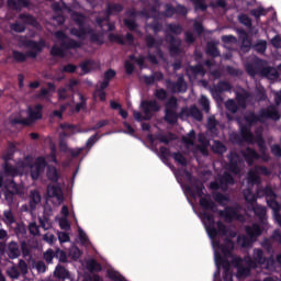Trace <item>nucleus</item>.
Returning a JSON list of instances; mask_svg holds the SVG:
<instances>
[{
    "label": "nucleus",
    "mask_w": 281,
    "mask_h": 281,
    "mask_svg": "<svg viewBox=\"0 0 281 281\" xmlns=\"http://www.w3.org/2000/svg\"><path fill=\"white\" fill-rule=\"evenodd\" d=\"M279 105L270 104L266 108H261L258 111V114L256 112H248L244 120L246 124H249V126H256V124H265V122L272 120V122L280 121L281 114L278 110Z\"/></svg>",
    "instance_id": "obj_1"
},
{
    "label": "nucleus",
    "mask_w": 281,
    "mask_h": 281,
    "mask_svg": "<svg viewBox=\"0 0 281 281\" xmlns=\"http://www.w3.org/2000/svg\"><path fill=\"white\" fill-rule=\"evenodd\" d=\"M24 47L27 49L26 53L20 52V50H12V58L16 63H26L27 58H37L38 54L45 49V41L41 40L38 42L34 40H24L23 41Z\"/></svg>",
    "instance_id": "obj_2"
},
{
    "label": "nucleus",
    "mask_w": 281,
    "mask_h": 281,
    "mask_svg": "<svg viewBox=\"0 0 281 281\" xmlns=\"http://www.w3.org/2000/svg\"><path fill=\"white\" fill-rule=\"evenodd\" d=\"M216 247L223 255H221L218 251H215V265L217 269H221L222 267L227 273L229 269H232V263H229L228 258H232V251H234V240H232L229 237H226L223 244H221V241H216Z\"/></svg>",
    "instance_id": "obj_3"
},
{
    "label": "nucleus",
    "mask_w": 281,
    "mask_h": 281,
    "mask_svg": "<svg viewBox=\"0 0 281 281\" xmlns=\"http://www.w3.org/2000/svg\"><path fill=\"white\" fill-rule=\"evenodd\" d=\"M186 190L191 196H195V194L196 196H199L200 206L202 207V210H204L205 212H213V214L218 213V206L216 205L214 200H212L211 196H204L205 193L203 192V190H205V186H203V183H199L196 181L191 187H187Z\"/></svg>",
    "instance_id": "obj_4"
},
{
    "label": "nucleus",
    "mask_w": 281,
    "mask_h": 281,
    "mask_svg": "<svg viewBox=\"0 0 281 281\" xmlns=\"http://www.w3.org/2000/svg\"><path fill=\"white\" fill-rule=\"evenodd\" d=\"M177 109H179V100L177 97H170L165 103V122L167 124L175 125L179 122Z\"/></svg>",
    "instance_id": "obj_5"
},
{
    "label": "nucleus",
    "mask_w": 281,
    "mask_h": 281,
    "mask_svg": "<svg viewBox=\"0 0 281 281\" xmlns=\"http://www.w3.org/2000/svg\"><path fill=\"white\" fill-rule=\"evenodd\" d=\"M251 126L246 123L239 125V134H234L232 139L238 146H243V143L246 142L247 144H254V133H251Z\"/></svg>",
    "instance_id": "obj_6"
},
{
    "label": "nucleus",
    "mask_w": 281,
    "mask_h": 281,
    "mask_svg": "<svg viewBox=\"0 0 281 281\" xmlns=\"http://www.w3.org/2000/svg\"><path fill=\"white\" fill-rule=\"evenodd\" d=\"M45 168H47V160L43 156H38L31 162V166L29 167L30 170V177L32 181H38V178L43 172H45Z\"/></svg>",
    "instance_id": "obj_7"
},
{
    "label": "nucleus",
    "mask_w": 281,
    "mask_h": 281,
    "mask_svg": "<svg viewBox=\"0 0 281 281\" xmlns=\"http://www.w3.org/2000/svg\"><path fill=\"white\" fill-rule=\"evenodd\" d=\"M165 43L168 45V52L170 56H179V54H181V45L183 43L181 38L176 37L170 33H166Z\"/></svg>",
    "instance_id": "obj_8"
},
{
    "label": "nucleus",
    "mask_w": 281,
    "mask_h": 281,
    "mask_svg": "<svg viewBox=\"0 0 281 281\" xmlns=\"http://www.w3.org/2000/svg\"><path fill=\"white\" fill-rule=\"evenodd\" d=\"M140 109L146 115L145 120H150V117H153V113H159V111H161V106L157 100H143L140 102Z\"/></svg>",
    "instance_id": "obj_9"
},
{
    "label": "nucleus",
    "mask_w": 281,
    "mask_h": 281,
    "mask_svg": "<svg viewBox=\"0 0 281 281\" xmlns=\"http://www.w3.org/2000/svg\"><path fill=\"white\" fill-rule=\"evenodd\" d=\"M166 87L171 93H186L188 91V83H186L183 76L178 77L177 81L167 79Z\"/></svg>",
    "instance_id": "obj_10"
},
{
    "label": "nucleus",
    "mask_w": 281,
    "mask_h": 281,
    "mask_svg": "<svg viewBox=\"0 0 281 281\" xmlns=\"http://www.w3.org/2000/svg\"><path fill=\"white\" fill-rule=\"evenodd\" d=\"M55 36L58 41H61L60 47H63V49H80L82 47V44L76 40H66L67 34H65L63 31H57Z\"/></svg>",
    "instance_id": "obj_11"
},
{
    "label": "nucleus",
    "mask_w": 281,
    "mask_h": 281,
    "mask_svg": "<svg viewBox=\"0 0 281 281\" xmlns=\"http://www.w3.org/2000/svg\"><path fill=\"white\" fill-rule=\"evenodd\" d=\"M260 175L269 177V175H271V170L262 165H256L254 169L248 171V180L250 183H260Z\"/></svg>",
    "instance_id": "obj_12"
},
{
    "label": "nucleus",
    "mask_w": 281,
    "mask_h": 281,
    "mask_svg": "<svg viewBox=\"0 0 281 281\" xmlns=\"http://www.w3.org/2000/svg\"><path fill=\"white\" fill-rule=\"evenodd\" d=\"M203 221H207L209 225L205 224V229L207 232V235L212 240L218 236V231H216V221L214 220V215L207 212L202 213Z\"/></svg>",
    "instance_id": "obj_13"
},
{
    "label": "nucleus",
    "mask_w": 281,
    "mask_h": 281,
    "mask_svg": "<svg viewBox=\"0 0 281 281\" xmlns=\"http://www.w3.org/2000/svg\"><path fill=\"white\" fill-rule=\"evenodd\" d=\"M267 65L266 60L257 59L254 64H248L246 66V72L250 78H256V76H262V69Z\"/></svg>",
    "instance_id": "obj_14"
},
{
    "label": "nucleus",
    "mask_w": 281,
    "mask_h": 281,
    "mask_svg": "<svg viewBox=\"0 0 281 281\" xmlns=\"http://www.w3.org/2000/svg\"><path fill=\"white\" fill-rule=\"evenodd\" d=\"M240 156L237 153L232 151L228 155V170L233 175H240Z\"/></svg>",
    "instance_id": "obj_15"
},
{
    "label": "nucleus",
    "mask_w": 281,
    "mask_h": 281,
    "mask_svg": "<svg viewBox=\"0 0 281 281\" xmlns=\"http://www.w3.org/2000/svg\"><path fill=\"white\" fill-rule=\"evenodd\" d=\"M46 192L50 199H56L58 203H63L65 201L63 189L59 186L48 184Z\"/></svg>",
    "instance_id": "obj_16"
},
{
    "label": "nucleus",
    "mask_w": 281,
    "mask_h": 281,
    "mask_svg": "<svg viewBox=\"0 0 281 281\" xmlns=\"http://www.w3.org/2000/svg\"><path fill=\"white\" fill-rule=\"evenodd\" d=\"M145 43L147 46V49H156V56L159 58H164V50H161V44L157 42L155 36L153 35H146L145 36Z\"/></svg>",
    "instance_id": "obj_17"
},
{
    "label": "nucleus",
    "mask_w": 281,
    "mask_h": 281,
    "mask_svg": "<svg viewBox=\"0 0 281 281\" xmlns=\"http://www.w3.org/2000/svg\"><path fill=\"white\" fill-rule=\"evenodd\" d=\"M241 156L248 166H254V161L260 159V154L251 147H246L245 150H241Z\"/></svg>",
    "instance_id": "obj_18"
},
{
    "label": "nucleus",
    "mask_w": 281,
    "mask_h": 281,
    "mask_svg": "<svg viewBox=\"0 0 281 281\" xmlns=\"http://www.w3.org/2000/svg\"><path fill=\"white\" fill-rule=\"evenodd\" d=\"M217 213L220 214L221 218H224L226 223H232L236 216H238V212L234 206H226L224 210H217Z\"/></svg>",
    "instance_id": "obj_19"
},
{
    "label": "nucleus",
    "mask_w": 281,
    "mask_h": 281,
    "mask_svg": "<svg viewBox=\"0 0 281 281\" xmlns=\"http://www.w3.org/2000/svg\"><path fill=\"white\" fill-rule=\"evenodd\" d=\"M29 122H36V120H43V104L38 103L34 109H27Z\"/></svg>",
    "instance_id": "obj_20"
},
{
    "label": "nucleus",
    "mask_w": 281,
    "mask_h": 281,
    "mask_svg": "<svg viewBox=\"0 0 281 281\" xmlns=\"http://www.w3.org/2000/svg\"><path fill=\"white\" fill-rule=\"evenodd\" d=\"M224 91H232V83L228 81H220L217 85L212 89L213 98H221V93Z\"/></svg>",
    "instance_id": "obj_21"
},
{
    "label": "nucleus",
    "mask_w": 281,
    "mask_h": 281,
    "mask_svg": "<svg viewBox=\"0 0 281 281\" xmlns=\"http://www.w3.org/2000/svg\"><path fill=\"white\" fill-rule=\"evenodd\" d=\"M32 161H34V159L30 156H26L24 157L23 160H20L16 162L15 167L18 168V172L20 177H23V173L30 170V167L32 166Z\"/></svg>",
    "instance_id": "obj_22"
},
{
    "label": "nucleus",
    "mask_w": 281,
    "mask_h": 281,
    "mask_svg": "<svg viewBox=\"0 0 281 281\" xmlns=\"http://www.w3.org/2000/svg\"><path fill=\"white\" fill-rule=\"evenodd\" d=\"M124 11V5L115 2H108L105 8V14L111 19L115 14H120Z\"/></svg>",
    "instance_id": "obj_23"
},
{
    "label": "nucleus",
    "mask_w": 281,
    "mask_h": 281,
    "mask_svg": "<svg viewBox=\"0 0 281 281\" xmlns=\"http://www.w3.org/2000/svg\"><path fill=\"white\" fill-rule=\"evenodd\" d=\"M8 256L11 260H16L21 256V248L19 243L10 241L8 245Z\"/></svg>",
    "instance_id": "obj_24"
},
{
    "label": "nucleus",
    "mask_w": 281,
    "mask_h": 281,
    "mask_svg": "<svg viewBox=\"0 0 281 281\" xmlns=\"http://www.w3.org/2000/svg\"><path fill=\"white\" fill-rule=\"evenodd\" d=\"M206 55L211 56V58H218L221 56V50L216 46V42L211 41L206 43Z\"/></svg>",
    "instance_id": "obj_25"
},
{
    "label": "nucleus",
    "mask_w": 281,
    "mask_h": 281,
    "mask_svg": "<svg viewBox=\"0 0 281 281\" xmlns=\"http://www.w3.org/2000/svg\"><path fill=\"white\" fill-rule=\"evenodd\" d=\"M2 170H3L4 175H5V177H21L16 166H13L10 162H4L2 165Z\"/></svg>",
    "instance_id": "obj_26"
},
{
    "label": "nucleus",
    "mask_w": 281,
    "mask_h": 281,
    "mask_svg": "<svg viewBox=\"0 0 281 281\" xmlns=\"http://www.w3.org/2000/svg\"><path fill=\"white\" fill-rule=\"evenodd\" d=\"M38 203H41V193L38 191H31L30 201H29V207L31 212H34L36 210Z\"/></svg>",
    "instance_id": "obj_27"
},
{
    "label": "nucleus",
    "mask_w": 281,
    "mask_h": 281,
    "mask_svg": "<svg viewBox=\"0 0 281 281\" xmlns=\"http://www.w3.org/2000/svg\"><path fill=\"white\" fill-rule=\"evenodd\" d=\"M46 177L48 181H52V183H58V180L60 179V175H58V169L55 166L47 167Z\"/></svg>",
    "instance_id": "obj_28"
},
{
    "label": "nucleus",
    "mask_w": 281,
    "mask_h": 281,
    "mask_svg": "<svg viewBox=\"0 0 281 281\" xmlns=\"http://www.w3.org/2000/svg\"><path fill=\"white\" fill-rule=\"evenodd\" d=\"M278 70L274 67L263 65V69L261 70V78H278Z\"/></svg>",
    "instance_id": "obj_29"
},
{
    "label": "nucleus",
    "mask_w": 281,
    "mask_h": 281,
    "mask_svg": "<svg viewBox=\"0 0 281 281\" xmlns=\"http://www.w3.org/2000/svg\"><path fill=\"white\" fill-rule=\"evenodd\" d=\"M246 234L249 238H258V236H262V228H260V225L254 224L246 227Z\"/></svg>",
    "instance_id": "obj_30"
},
{
    "label": "nucleus",
    "mask_w": 281,
    "mask_h": 281,
    "mask_svg": "<svg viewBox=\"0 0 281 281\" xmlns=\"http://www.w3.org/2000/svg\"><path fill=\"white\" fill-rule=\"evenodd\" d=\"M252 212L255 216L259 217V221H265V218H267V206L256 203L252 205Z\"/></svg>",
    "instance_id": "obj_31"
},
{
    "label": "nucleus",
    "mask_w": 281,
    "mask_h": 281,
    "mask_svg": "<svg viewBox=\"0 0 281 281\" xmlns=\"http://www.w3.org/2000/svg\"><path fill=\"white\" fill-rule=\"evenodd\" d=\"M19 20L24 22L25 25H32L33 27H36V25H38V21L36 20V18L32 14H27V13H21L19 15Z\"/></svg>",
    "instance_id": "obj_32"
},
{
    "label": "nucleus",
    "mask_w": 281,
    "mask_h": 281,
    "mask_svg": "<svg viewBox=\"0 0 281 281\" xmlns=\"http://www.w3.org/2000/svg\"><path fill=\"white\" fill-rule=\"evenodd\" d=\"M218 181L222 188H227V186H234L235 183L234 176L227 171L222 175Z\"/></svg>",
    "instance_id": "obj_33"
},
{
    "label": "nucleus",
    "mask_w": 281,
    "mask_h": 281,
    "mask_svg": "<svg viewBox=\"0 0 281 281\" xmlns=\"http://www.w3.org/2000/svg\"><path fill=\"white\" fill-rule=\"evenodd\" d=\"M88 34L90 35V42L97 45H104V35L102 33H94L93 29H88Z\"/></svg>",
    "instance_id": "obj_34"
},
{
    "label": "nucleus",
    "mask_w": 281,
    "mask_h": 281,
    "mask_svg": "<svg viewBox=\"0 0 281 281\" xmlns=\"http://www.w3.org/2000/svg\"><path fill=\"white\" fill-rule=\"evenodd\" d=\"M54 276L58 280H67L69 279V270H66L61 265H57L54 271Z\"/></svg>",
    "instance_id": "obj_35"
},
{
    "label": "nucleus",
    "mask_w": 281,
    "mask_h": 281,
    "mask_svg": "<svg viewBox=\"0 0 281 281\" xmlns=\"http://www.w3.org/2000/svg\"><path fill=\"white\" fill-rule=\"evenodd\" d=\"M252 260H255L257 265H265L267 262L265 251H262L260 248H255L252 252Z\"/></svg>",
    "instance_id": "obj_36"
},
{
    "label": "nucleus",
    "mask_w": 281,
    "mask_h": 281,
    "mask_svg": "<svg viewBox=\"0 0 281 281\" xmlns=\"http://www.w3.org/2000/svg\"><path fill=\"white\" fill-rule=\"evenodd\" d=\"M167 30L172 34V36H181V34H183V26L179 23L167 24Z\"/></svg>",
    "instance_id": "obj_37"
},
{
    "label": "nucleus",
    "mask_w": 281,
    "mask_h": 281,
    "mask_svg": "<svg viewBox=\"0 0 281 281\" xmlns=\"http://www.w3.org/2000/svg\"><path fill=\"white\" fill-rule=\"evenodd\" d=\"M247 100H249V92H237L236 102L240 109H247Z\"/></svg>",
    "instance_id": "obj_38"
},
{
    "label": "nucleus",
    "mask_w": 281,
    "mask_h": 281,
    "mask_svg": "<svg viewBox=\"0 0 281 281\" xmlns=\"http://www.w3.org/2000/svg\"><path fill=\"white\" fill-rule=\"evenodd\" d=\"M87 269L90 273H100V271H102V265L95 259H90L87 261Z\"/></svg>",
    "instance_id": "obj_39"
},
{
    "label": "nucleus",
    "mask_w": 281,
    "mask_h": 281,
    "mask_svg": "<svg viewBox=\"0 0 281 281\" xmlns=\"http://www.w3.org/2000/svg\"><path fill=\"white\" fill-rule=\"evenodd\" d=\"M189 117H193L196 122H203V112L196 105H191L189 108Z\"/></svg>",
    "instance_id": "obj_40"
},
{
    "label": "nucleus",
    "mask_w": 281,
    "mask_h": 281,
    "mask_svg": "<svg viewBox=\"0 0 281 281\" xmlns=\"http://www.w3.org/2000/svg\"><path fill=\"white\" fill-rule=\"evenodd\" d=\"M213 199H214L215 203H218V205H222V207H225V205H227V203L229 202V196H227L221 192L214 193Z\"/></svg>",
    "instance_id": "obj_41"
},
{
    "label": "nucleus",
    "mask_w": 281,
    "mask_h": 281,
    "mask_svg": "<svg viewBox=\"0 0 281 281\" xmlns=\"http://www.w3.org/2000/svg\"><path fill=\"white\" fill-rule=\"evenodd\" d=\"M47 87H48V89L42 88L40 90L37 98L45 99V98H47V95H49V91H52V92L56 91V85H54V82H47Z\"/></svg>",
    "instance_id": "obj_42"
},
{
    "label": "nucleus",
    "mask_w": 281,
    "mask_h": 281,
    "mask_svg": "<svg viewBox=\"0 0 281 281\" xmlns=\"http://www.w3.org/2000/svg\"><path fill=\"white\" fill-rule=\"evenodd\" d=\"M89 32V29H87L86 26H79V29L72 27L70 30V34L72 36H76L77 38H82V36H87Z\"/></svg>",
    "instance_id": "obj_43"
},
{
    "label": "nucleus",
    "mask_w": 281,
    "mask_h": 281,
    "mask_svg": "<svg viewBox=\"0 0 281 281\" xmlns=\"http://www.w3.org/2000/svg\"><path fill=\"white\" fill-rule=\"evenodd\" d=\"M172 158L175 159L176 164H179V166H182L183 168L188 166V158H186V156H183V154L180 151L173 153Z\"/></svg>",
    "instance_id": "obj_44"
},
{
    "label": "nucleus",
    "mask_w": 281,
    "mask_h": 281,
    "mask_svg": "<svg viewBox=\"0 0 281 281\" xmlns=\"http://www.w3.org/2000/svg\"><path fill=\"white\" fill-rule=\"evenodd\" d=\"M108 38L110 43H116L117 45H126V41L124 40V36L115 33H110L108 35Z\"/></svg>",
    "instance_id": "obj_45"
},
{
    "label": "nucleus",
    "mask_w": 281,
    "mask_h": 281,
    "mask_svg": "<svg viewBox=\"0 0 281 281\" xmlns=\"http://www.w3.org/2000/svg\"><path fill=\"white\" fill-rule=\"evenodd\" d=\"M196 139V132H194V130H191L188 133V136H183L182 137V142L183 144H186L187 146H194V140Z\"/></svg>",
    "instance_id": "obj_46"
},
{
    "label": "nucleus",
    "mask_w": 281,
    "mask_h": 281,
    "mask_svg": "<svg viewBox=\"0 0 281 281\" xmlns=\"http://www.w3.org/2000/svg\"><path fill=\"white\" fill-rule=\"evenodd\" d=\"M78 97L80 102L75 105L76 113H80L82 110L87 109V98L80 92H78Z\"/></svg>",
    "instance_id": "obj_47"
},
{
    "label": "nucleus",
    "mask_w": 281,
    "mask_h": 281,
    "mask_svg": "<svg viewBox=\"0 0 281 281\" xmlns=\"http://www.w3.org/2000/svg\"><path fill=\"white\" fill-rule=\"evenodd\" d=\"M55 258L58 260V262H61L65 265V262H68L67 252L60 248H56L54 250Z\"/></svg>",
    "instance_id": "obj_48"
},
{
    "label": "nucleus",
    "mask_w": 281,
    "mask_h": 281,
    "mask_svg": "<svg viewBox=\"0 0 281 281\" xmlns=\"http://www.w3.org/2000/svg\"><path fill=\"white\" fill-rule=\"evenodd\" d=\"M7 276L11 278V280H19V278H21V271H19V267L12 266L8 268Z\"/></svg>",
    "instance_id": "obj_49"
},
{
    "label": "nucleus",
    "mask_w": 281,
    "mask_h": 281,
    "mask_svg": "<svg viewBox=\"0 0 281 281\" xmlns=\"http://www.w3.org/2000/svg\"><path fill=\"white\" fill-rule=\"evenodd\" d=\"M237 19L241 25H245V27L251 29L254 25L251 18L245 13L239 14Z\"/></svg>",
    "instance_id": "obj_50"
},
{
    "label": "nucleus",
    "mask_w": 281,
    "mask_h": 281,
    "mask_svg": "<svg viewBox=\"0 0 281 281\" xmlns=\"http://www.w3.org/2000/svg\"><path fill=\"white\" fill-rule=\"evenodd\" d=\"M175 14H176L175 7L170 3L165 4V11L161 13V15L165 16L166 19H172Z\"/></svg>",
    "instance_id": "obj_51"
},
{
    "label": "nucleus",
    "mask_w": 281,
    "mask_h": 281,
    "mask_svg": "<svg viewBox=\"0 0 281 281\" xmlns=\"http://www.w3.org/2000/svg\"><path fill=\"white\" fill-rule=\"evenodd\" d=\"M148 29L153 30L154 34H159V32L164 30V24H161V22H159L158 20H154L148 24Z\"/></svg>",
    "instance_id": "obj_52"
},
{
    "label": "nucleus",
    "mask_w": 281,
    "mask_h": 281,
    "mask_svg": "<svg viewBox=\"0 0 281 281\" xmlns=\"http://www.w3.org/2000/svg\"><path fill=\"white\" fill-rule=\"evenodd\" d=\"M154 95L157 100H160V102H165V100H168V91H166V89L164 88L156 89Z\"/></svg>",
    "instance_id": "obj_53"
},
{
    "label": "nucleus",
    "mask_w": 281,
    "mask_h": 281,
    "mask_svg": "<svg viewBox=\"0 0 281 281\" xmlns=\"http://www.w3.org/2000/svg\"><path fill=\"white\" fill-rule=\"evenodd\" d=\"M190 71L194 75V76H205V68L203 67L202 64H196L194 66L190 67Z\"/></svg>",
    "instance_id": "obj_54"
},
{
    "label": "nucleus",
    "mask_w": 281,
    "mask_h": 281,
    "mask_svg": "<svg viewBox=\"0 0 281 281\" xmlns=\"http://www.w3.org/2000/svg\"><path fill=\"white\" fill-rule=\"evenodd\" d=\"M244 199L247 203H250V205H256L257 198L251 190L248 189L244 191Z\"/></svg>",
    "instance_id": "obj_55"
},
{
    "label": "nucleus",
    "mask_w": 281,
    "mask_h": 281,
    "mask_svg": "<svg viewBox=\"0 0 281 281\" xmlns=\"http://www.w3.org/2000/svg\"><path fill=\"white\" fill-rule=\"evenodd\" d=\"M225 108L229 111V113H238V103H236L234 99H228L225 103Z\"/></svg>",
    "instance_id": "obj_56"
},
{
    "label": "nucleus",
    "mask_w": 281,
    "mask_h": 281,
    "mask_svg": "<svg viewBox=\"0 0 281 281\" xmlns=\"http://www.w3.org/2000/svg\"><path fill=\"white\" fill-rule=\"evenodd\" d=\"M69 91L66 87H60L57 89V98L59 102H65V100H69V94L67 93Z\"/></svg>",
    "instance_id": "obj_57"
},
{
    "label": "nucleus",
    "mask_w": 281,
    "mask_h": 281,
    "mask_svg": "<svg viewBox=\"0 0 281 281\" xmlns=\"http://www.w3.org/2000/svg\"><path fill=\"white\" fill-rule=\"evenodd\" d=\"M267 205L272 210V212H280L281 205L276 201V198H270L267 200Z\"/></svg>",
    "instance_id": "obj_58"
},
{
    "label": "nucleus",
    "mask_w": 281,
    "mask_h": 281,
    "mask_svg": "<svg viewBox=\"0 0 281 281\" xmlns=\"http://www.w3.org/2000/svg\"><path fill=\"white\" fill-rule=\"evenodd\" d=\"M191 2L193 3L194 10H200L201 12L207 11L205 0H191Z\"/></svg>",
    "instance_id": "obj_59"
},
{
    "label": "nucleus",
    "mask_w": 281,
    "mask_h": 281,
    "mask_svg": "<svg viewBox=\"0 0 281 281\" xmlns=\"http://www.w3.org/2000/svg\"><path fill=\"white\" fill-rule=\"evenodd\" d=\"M123 23L130 32H137V22H135V20L124 19Z\"/></svg>",
    "instance_id": "obj_60"
},
{
    "label": "nucleus",
    "mask_w": 281,
    "mask_h": 281,
    "mask_svg": "<svg viewBox=\"0 0 281 281\" xmlns=\"http://www.w3.org/2000/svg\"><path fill=\"white\" fill-rule=\"evenodd\" d=\"M227 150V147H225L224 144L221 143V140H216L215 145L213 146V153L216 155H223Z\"/></svg>",
    "instance_id": "obj_61"
},
{
    "label": "nucleus",
    "mask_w": 281,
    "mask_h": 281,
    "mask_svg": "<svg viewBox=\"0 0 281 281\" xmlns=\"http://www.w3.org/2000/svg\"><path fill=\"white\" fill-rule=\"evenodd\" d=\"M216 227L217 236H227V226L222 221L216 222Z\"/></svg>",
    "instance_id": "obj_62"
},
{
    "label": "nucleus",
    "mask_w": 281,
    "mask_h": 281,
    "mask_svg": "<svg viewBox=\"0 0 281 281\" xmlns=\"http://www.w3.org/2000/svg\"><path fill=\"white\" fill-rule=\"evenodd\" d=\"M108 277H109L110 280H113V281H126V279H124L122 277V274H120V272H116V271H113V270L108 271Z\"/></svg>",
    "instance_id": "obj_63"
},
{
    "label": "nucleus",
    "mask_w": 281,
    "mask_h": 281,
    "mask_svg": "<svg viewBox=\"0 0 281 281\" xmlns=\"http://www.w3.org/2000/svg\"><path fill=\"white\" fill-rule=\"evenodd\" d=\"M175 11L178 16H188V8L183 4H177Z\"/></svg>",
    "instance_id": "obj_64"
}]
</instances>
